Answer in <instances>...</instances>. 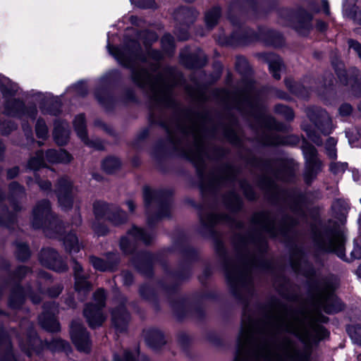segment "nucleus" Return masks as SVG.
I'll use <instances>...</instances> for the list:
<instances>
[{"label":"nucleus","instance_id":"obj_1","mask_svg":"<svg viewBox=\"0 0 361 361\" xmlns=\"http://www.w3.org/2000/svg\"><path fill=\"white\" fill-rule=\"evenodd\" d=\"M326 317L317 312L312 316L286 314L274 318L259 330L252 324L243 328L238 339L235 361H308V350L300 351L290 339L272 340L281 331L298 337L305 344L324 338L326 331L318 322Z\"/></svg>","mask_w":361,"mask_h":361},{"label":"nucleus","instance_id":"obj_2","mask_svg":"<svg viewBox=\"0 0 361 361\" xmlns=\"http://www.w3.org/2000/svg\"><path fill=\"white\" fill-rule=\"evenodd\" d=\"M157 39V37L154 32H145L139 34L136 41L126 40L121 48L112 47L109 42L107 48L109 53L119 63L133 68L132 77L136 84L142 87H148L154 99L161 101L169 97V90L165 82L161 79L152 80L150 74L145 70L135 69V66L140 62L147 61V56L142 53L141 42L144 45L148 57L155 61L161 59V54L159 51L150 50L149 48V43L156 41Z\"/></svg>","mask_w":361,"mask_h":361},{"label":"nucleus","instance_id":"obj_3","mask_svg":"<svg viewBox=\"0 0 361 361\" xmlns=\"http://www.w3.org/2000/svg\"><path fill=\"white\" fill-rule=\"evenodd\" d=\"M94 300L95 305H88L84 310V316L91 328L101 326L106 319L102 310L105 305V293L102 289L94 293Z\"/></svg>","mask_w":361,"mask_h":361},{"label":"nucleus","instance_id":"obj_4","mask_svg":"<svg viewBox=\"0 0 361 361\" xmlns=\"http://www.w3.org/2000/svg\"><path fill=\"white\" fill-rule=\"evenodd\" d=\"M314 306L317 312L324 311L331 314L339 312L343 308L341 302L333 294V288L326 285L317 295L314 300Z\"/></svg>","mask_w":361,"mask_h":361},{"label":"nucleus","instance_id":"obj_5","mask_svg":"<svg viewBox=\"0 0 361 361\" xmlns=\"http://www.w3.org/2000/svg\"><path fill=\"white\" fill-rule=\"evenodd\" d=\"M317 243L322 250L334 252L341 259L344 257V237L341 233L326 232L318 237Z\"/></svg>","mask_w":361,"mask_h":361},{"label":"nucleus","instance_id":"obj_6","mask_svg":"<svg viewBox=\"0 0 361 361\" xmlns=\"http://www.w3.org/2000/svg\"><path fill=\"white\" fill-rule=\"evenodd\" d=\"M49 162L51 163H68L71 161L72 157L67 152L64 150H48L45 154L42 152H37L35 157L30 159L28 165L31 169L37 170L45 166V159Z\"/></svg>","mask_w":361,"mask_h":361},{"label":"nucleus","instance_id":"obj_7","mask_svg":"<svg viewBox=\"0 0 361 361\" xmlns=\"http://www.w3.org/2000/svg\"><path fill=\"white\" fill-rule=\"evenodd\" d=\"M53 219L51 213L50 204L47 200H43L37 203L32 212V225L35 228L44 227L45 234L50 237H54L49 231L47 225H52L51 219Z\"/></svg>","mask_w":361,"mask_h":361},{"label":"nucleus","instance_id":"obj_8","mask_svg":"<svg viewBox=\"0 0 361 361\" xmlns=\"http://www.w3.org/2000/svg\"><path fill=\"white\" fill-rule=\"evenodd\" d=\"M56 192L60 207L65 210L70 209L73 205L75 195V189L71 180L68 178H61L58 182Z\"/></svg>","mask_w":361,"mask_h":361},{"label":"nucleus","instance_id":"obj_9","mask_svg":"<svg viewBox=\"0 0 361 361\" xmlns=\"http://www.w3.org/2000/svg\"><path fill=\"white\" fill-rule=\"evenodd\" d=\"M71 337L73 343L80 352L88 353L90 350L89 335L79 321H73L71 325Z\"/></svg>","mask_w":361,"mask_h":361},{"label":"nucleus","instance_id":"obj_10","mask_svg":"<svg viewBox=\"0 0 361 361\" xmlns=\"http://www.w3.org/2000/svg\"><path fill=\"white\" fill-rule=\"evenodd\" d=\"M302 152L307 167L305 178V181L309 183L320 169L321 163L317 157V151L313 146L307 143L305 144L302 146Z\"/></svg>","mask_w":361,"mask_h":361},{"label":"nucleus","instance_id":"obj_11","mask_svg":"<svg viewBox=\"0 0 361 361\" xmlns=\"http://www.w3.org/2000/svg\"><path fill=\"white\" fill-rule=\"evenodd\" d=\"M113 210L109 206L103 202H96L94 204V212L97 217H106L115 224H119L126 221L127 216L124 212L116 209Z\"/></svg>","mask_w":361,"mask_h":361},{"label":"nucleus","instance_id":"obj_12","mask_svg":"<svg viewBox=\"0 0 361 361\" xmlns=\"http://www.w3.org/2000/svg\"><path fill=\"white\" fill-rule=\"evenodd\" d=\"M307 116L323 133L329 134L332 131L331 120L326 111L312 108L308 110Z\"/></svg>","mask_w":361,"mask_h":361},{"label":"nucleus","instance_id":"obj_13","mask_svg":"<svg viewBox=\"0 0 361 361\" xmlns=\"http://www.w3.org/2000/svg\"><path fill=\"white\" fill-rule=\"evenodd\" d=\"M4 113L11 116L22 117L27 116L34 119L37 114V109L33 107L29 109H25L23 103L20 100L10 99L6 103Z\"/></svg>","mask_w":361,"mask_h":361},{"label":"nucleus","instance_id":"obj_14","mask_svg":"<svg viewBox=\"0 0 361 361\" xmlns=\"http://www.w3.org/2000/svg\"><path fill=\"white\" fill-rule=\"evenodd\" d=\"M56 312L57 307L54 304L44 306V312L39 317V322L42 328L49 331L59 330V324L54 318Z\"/></svg>","mask_w":361,"mask_h":361},{"label":"nucleus","instance_id":"obj_15","mask_svg":"<svg viewBox=\"0 0 361 361\" xmlns=\"http://www.w3.org/2000/svg\"><path fill=\"white\" fill-rule=\"evenodd\" d=\"M153 236L152 234L147 233L145 231L137 228L133 227L128 233L126 237H123L121 238L120 242V246L121 250L124 252H128L129 249L128 247L130 245V240H140L145 243H149L150 240L152 239Z\"/></svg>","mask_w":361,"mask_h":361},{"label":"nucleus","instance_id":"obj_16","mask_svg":"<svg viewBox=\"0 0 361 361\" xmlns=\"http://www.w3.org/2000/svg\"><path fill=\"white\" fill-rule=\"evenodd\" d=\"M128 321L129 314L123 305L113 310L112 322L117 331H124L126 329Z\"/></svg>","mask_w":361,"mask_h":361},{"label":"nucleus","instance_id":"obj_17","mask_svg":"<svg viewBox=\"0 0 361 361\" xmlns=\"http://www.w3.org/2000/svg\"><path fill=\"white\" fill-rule=\"evenodd\" d=\"M69 137L68 125L66 122H57L55 123L54 130V138L55 142L59 145H65Z\"/></svg>","mask_w":361,"mask_h":361},{"label":"nucleus","instance_id":"obj_18","mask_svg":"<svg viewBox=\"0 0 361 361\" xmlns=\"http://www.w3.org/2000/svg\"><path fill=\"white\" fill-rule=\"evenodd\" d=\"M145 341L150 347L158 348L165 343L164 335L157 329H150L145 333Z\"/></svg>","mask_w":361,"mask_h":361},{"label":"nucleus","instance_id":"obj_19","mask_svg":"<svg viewBox=\"0 0 361 361\" xmlns=\"http://www.w3.org/2000/svg\"><path fill=\"white\" fill-rule=\"evenodd\" d=\"M73 269L75 276V290L78 292L89 290L90 289V284L80 275L82 267L75 262Z\"/></svg>","mask_w":361,"mask_h":361},{"label":"nucleus","instance_id":"obj_20","mask_svg":"<svg viewBox=\"0 0 361 361\" xmlns=\"http://www.w3.org/2000/svg\"><path fill=\"white\" fill-rule=\"evenodd\" d=\"M268 60L269 71L271 73L273 77L276 80L280 79V72L283 68L281 58L273 54H269Z\"/></svg>","mask_w":361,"mask_h":361},{"label":"nucleus","instance_id":"obj_21","mask_svg":"<svg viewBox=\"0 0 361 361\" xmlns=\"http://www.w3.org/2000/svg\"><path fill=\"white\" fill-rule=\"evenodd\" d=\"M73 126L78 137L84 142L87 143L85 117L82 114H80L75 118Z\"/></svg>","mask_w":361,"mask_h":361},{"label":"nucleus","instance_id":"obj_22","mask_svg":"<svg viewBox=\"0 0 361 361\" xmlns=\"http://www.w3.org/2000/svg\"><path fill=\"white\" fill-rule=\"evenodd\" d=\"M66 249L69 252H78L80 250V245L78 238L74 233H69L63 240Z\"/></svg>","mask_w":361,"mask_h":361},{"label":"nucleus","instance_id":"obj_23","mask_svg":"<svg viewBox=\"0 0 361 361\" xmlns=\"http://www.w3.org/2000/svg\"><path fill=\"white\" fill-rule=\"evenodd\" d=\"M182 16L185 23H189L197 16V13L194 10L181 8L176 12V18L178 20H182Z\"/></svg>","mask_w":361,"mask_h":361},{"label":"nucleus","instance_id":"obj_24","mask_svg":"<svg viewBox=\"0 0 361 361\" xmlns=\"http://www.w3.org/2000/svg\"><path fill=\"white\" fill-rule=\"evenodd\" d=\"M47 255H51V257L54 259H55L56 256H57V253L54 250H43L42 254H41V260H42V263L44 266H47V267H48L49 268H51L53 269H56L58 271H62L63 269H66V267L65 266H63L62 269H56V267H55V264L56 263V262H50V261L46 260L44 259V257Z\"/></svg>","mask_w":361,"mask_h":361},{"label":"nucleus","instance_id":"obj_25","mask_svg":"<svg viewBox=\"0 0 361 361\" xmlns=\"http://www.w3.org/2000/svg\"><path fill=\"white\" fill-rule=\"evenodd\" d=\"M221 13L219 8H214L205 14V22L209 27H214L218 22Z\"/></svg>","mask_w":361,"mask_h":361},{"label":"nucleus","instance_id":"obj_26","mask_svg":"<svg viewBox=\"0 0 361 361\" xmlns=\"http://www.w3.org/2000/svg\"><path fill=\"white\" fill-rule=\"evenodd\" d=\"M90 262L92 266L97 270L99 271H108L111 270L114 266V263L107 262L102 259L92 257L90 258Z\"/></svg>","mask_w":361,"mask_h":361},{"label":"nucleus","instance_id":"obj_27","mask_svg":"<svg viewBox=\"0 0 361 361\" xmlns=\"http://www.w3.org/2000/svg\"><path fill=\"white\" fill-rule=\"evenodd\" d=\"M226 277L231 283L238 284L241 281L243 275L238 267L227 268Z\"/></svg>","mask_w":361,"mask_h":361},{"label":"nucleus","instance_id":"obj_28","mask_svg":"<svg viewBox=\"0 0 361 361\" xmlns=\"http://www.w3.org/2000/svg\"><path fill=\"white\" fill-rule=\"evenodd\" d=\"M102 166L107 173H112L119 168L120 161L117 158L109 157L103 161Z\"/></svg>","mask_w":361,"mask_h":361},{"label":"nucleus","instance_id":"obj_29","mask_svg":"<svg viewBox=\"0 0 361 361\" xmlns=\"http://www.w3.org/2000/svg\"><path fill=\"white\" fill-rule=\"evenodd\" d=\"M35 131L39 138L44 139L47 137L48 129L43 120L39 119L36 123Z\"/></svg>","mask_w":361,"mask_h":361},{"label":"nucleus","instance_id":"obj_30","mask_svg":"<svg viewBox=\"0 0 361 361\" xmlns=\"http://www.w3.org/2000/svg\"><path fill=\"white\" fill-rule=\"evenodd\" d=\"M159 196V192L145 188L143 192L144 201L146 205H149Z\"/></svg>","mask_w":361,"mask_h":361},{"label":"nucleus","instance_id":"obj_31","mask_svg":"<svg viewBox=\"0 0 361 361\" xmlns=\"http://www.w3.org/2000/svg\"><path fill=\"white\" fill-rule=\"evenodd\" d=\"M336 140L334 137H329L326 143V150L328 156L334 159L336 158Z\"/></svg>","mask_w":361,"mask_h":361},{"label":"nucleus","instance_id":"obj_32","mask_svg":"<svg viewBox=\"0 0 361 361\" xmlns=\"http://www.w3.org/2000/svg\"><path fill=\"white\" fill-rule=\"evenodd\" d=\"M10 81L6 78H0V88H1L4 95L6 97L8 94H13L17 92V86L11 85V88L6 87V85H9Z\"/></svg>","mask_w":361,"mask_h":361},{"label":"nucleus","instance_id":"obj_33","mask_svg":"<svg viewBox=\"0 0 361 361\" xmlns=\"http://www.w3.org/2000/svg\"><path fill=\"white\" fill-rule=\"evenodd\" d=\"M204 147L202 143H197L195 152L188 154V157L193 161H201L203 159Z\"/></svg>","mask_w":361,"mask_h":361},{"label":"nucleus","instance_id":"obj_34","mask_svg":"<svg viewBox=\"0 0 361 361\" xmlns=\"http://www.w3.org/2000/svg\"><path fill=\"white\" fill-rule=\"evenodd\" d=\"M68 91H72L79 96H84L87 94V89L84 82H80L71 87Z\"/></svg>","mask_w":361,"mask_h":361},{"label":"nucleus","instance_id":"obj_35","mask_svg":"<svg viewBox=\"0 0 361 361\" xmlns=\"http://www.w3.org/2000/svg\"><path fill=\"white\" fill-rule=\"evenodd\" d=\"M286 87L294 94L301 95L302 94V86L295 82L291 79H286L285 80Z\"/></svg>","mask_w":361,"mask_h":361},{"label":"nucleus","instance_id":"obj_36","mask_svg":"<svg viewBox=\"0 0 361 361\" xmlns=\"http://www.w3.org/2000/svg\"><path fill=\"white\" fill-rule=\"evenodd\" d=\"M276 111L278 113L283 114L284 116V117L288 120H290V119L293 118V117H294L293 110L286 106L277 105L276 106Z\"/></svg>","mask_w":361,"mask_h":361},{"label":"nucleus","instance_id":"obj_37","mask_svg":"<svg viewBox=\"0 0 361 361\" xmlns=\"http://www.w3.org/2000/svg\"><path fill=\"white\" fill-rule=\"evenodd\" d=\"M161 45L163 48L169 51L173 48V38L171 35H165L161 39Z\"/></svg>","mask_w":361,"mask_h":361},{"label":"nucleus","instance_id":"obj_38","mask_svg":"<svg viewBox=\"0 0 361 361\" xmlns=\"http://www.w3.org/2000/svg\"><path fill=\"white\" fill-rule=\"evenodd\" d=\"M30 255L29 249L27 245L21 244L18 247V257L22 260L26 259Z\"/></svg>","mask_w":361,"mask_h":361},{"label":"nucleus","instance_id":"obj_39","mask_svg":"<svg viewBox=\"0 0 361 361\" xmlns=\"http://www.w3.org/2000/svg\"><path fill=\"white\" fill-rule=\"evenodd\" d=\"M349 334L354 342L361 345V326H356L350 330Z\"/></svg>","mask_w":361,"mask_h":361},{"label":"nucleus","instance_id":"obj_40","mask_svg":"<svg viewBox=\"0 0 361 361\" xmlns=\"http://www.w3.org/2000/svg\"><path fill=\"white\" fill-rule=\"evenodd\" d=\"M133 4L142 8H152L154 6V0H130Z\"/></svg>","mask_w":361,"mask_h":361},{"label":"nucleus","instance_id":"obj_41","mask_svg":"<svg viewBox=\"0 0 361 361\" xmlns=\"http://www.w3.org/2000/svg\"><path fill=\"white\" fill-rule=\"evenodd\" d=\"M137 354V352L135 351L133 353L126 350L123 353V359L124 360H121L118 357L116 356L114 357V361H135V356Z\"/></svg>","mask_w":361,"mask_h":361},{"label":"nucleus","instance_id":"obj_42","mask_svg":"<svg viewBox=\"0 0 361 361\" xmlns=\"http://www.w3.org/2000/svg\"><path fill=\"white\" fill-rule=\"evenodd\" d=\"M348 45L350 49H353L361 59V44L356 41L350 39L348 41Z\"/></svg>","mask_w":361,"mask_h":361},{"label":"nucleus","instance_id":"obj_43","mask_svg":"<svg viewBox=\"0 0 361 361\" xmlns=\"http://www.w3.org/2000/svg\"><path fill=\"white\" fill-rule=\"evenodd\" d=\"M352 111V107L350 105L348 104H344L341 106L339 109V113L341 116H348L349 115Z\"/></svg>","mask_w":361,"mask_h":361},{"label":"nucleus","instance_id":"obj_44","mask_svg":"<svg viewBox=\"0 0 361 361\" xmlns=\"http://www.w3.org/2000/svg\"><path fill=\"white\" fill-rule=\"evenodd\" d=\"M336 73L338 75V77L339 78L340 80L343 83H347V73L345 70H343L341 68H336Z\"/></svg>","mask_w":361,"mask_h":361},{"label":"nucleus","instance_id":"obj_45","mask_svg":"<svg viewBox=\"0 0 361 361\" xmlns=\"http://www.w3.org/2000/svg\"><path fill=\"white\" fill-rule=\"evenodd\" d=\"M322 4V8L317 9L315 8V11H323L326 15H329L330 13L329 8V3L326 0H322L321 1Z\"/></svg>","mask_w":361,"mask_h":361},{"label":"nucleus","instance_id":"obj_46","mask_svg":"<svg viewBox=\"0 0 361 361\" xmlns=\"http://www.w3.org/2000/svg\"><path fill=\"white\" fill-rule=\"evenodd\" d=\"M266 215L264 214H258L255 216V221L262 225V227L267 228V225L264 222L266 220Z\"/></svg>","mask_w":361,"mask_h":361},{"label":"nucleus","instance_id":"obj_47","mask_svg":"<svg viewBox=\"0 0 361 361\" xmlns=\"http://www.w3.org/2000/svg\"><path fill=\"white\" fill-rule=\"evenodd\" d=\"M40 343V341L38 339V338L37 337H35L33 338H30V341H29V346L27 347V348H23L25 350H27L29 353H30V351L31 350H34V347L33 345L35 344H37Z\"/></svg>","mask_w":361,"mask_h":361},{"label":"nucleus","instance_id":"obj_48","mask_svg":"<svg viewBox=\"0 0 361 361\" xmlns=\"http://www.w3.org/2000/svg\"><path fill=\"white\" fill-rule=\"evenodd\" d=\"M307 136L316 145H320L322 144L321 140L314 133L307 131Z\"/></svg>","mask_w":361,"mask_h":361},{"label":"nucleus","instance_id":"obj_49","mask_svg":"<svg viewBox=\"0 0 361 361\" xmlns=\"http://www.w3.org/2000/svg\"><path fill=\"white\" fill-rule=\"evenodd\" d=\"M351 255L354 258L360 259L361 258V247H356L354 248V250L352 251Z\"/></svg>","mask_w":361,"mask_h":361},{"label":"nucleus","instance_id":"obj_50","mask_svg":"<svg viewBox=\"0 0 361 361\" xmlns=\"http://www.w3.org/2000/svg\"><path fill=\"white\" fill-rule=\"evenodd\" d=\"M39 185L42 190H48L51 187V183L47 180L40 181Z\"/></svg>","mask_w":361,"mask_h":361},{"label":"nucleus","instance_id":"obj_51","mask_svg":"<svg viewBox=\"0 0 361 361\" xmlns=\"http://www.w3.org/2000/svg\"><path fill=\"white\" fill-rule=\"evenodd\" d=\"M8 130L6 128H2L4 134H8L12 130L16 128V126L13 123H9L8 124Z\"/></svg>","mask_w":361,"mask_h":361},{"label":"nucleus","instance_id":"obj_52","mask_svg":"<svg viewBox=\"0 0 361 361\" xmlns=\"http://www.w3.org/2000/svg\"><path fill=\"white\" fill-rule=\"evenodd\" d=\"M18 169L17 168H14L8 171V176L9 178H13L18 174Z\"/></svg>","mask_w":361,"mask_h":361},{"label":"nucleus","instance_id":"obj_53","mask_svg":"<svg viewBox=\"0 0 361 361\" xmlns=\"http://www.w3.org/2000/svg\"><path fill=\"white\" fill-rule=\"evenodd\" d=\"M54 342L56 343V345L60 348H65L66 343L61 339L55 340Z\"/></svg>","mask_w":361,"mask_h":361},{"label":"nucleus","instance_id":"obj_54","mask_svg":"<svg viewBox=\"0 0 361 361\" xmlns=\"http://www.w3.org/2000/svg\"><path fill=\"white\" fill-rule=\"evenodd\" d=\"M317 28L321 30V31H323L326 29V24L324 23V22H322V21H319L317 23Z\"/></svg>","mask_w":361,"mask_h":361},{"label":"nucleus","instance_id":"obj_55","mask_svg":"<svg viewBox=\"0 0 361 361\" xmlns=\"http://www.w3.org/2000/svg\"><path fill=\"white\" fill-rule=\"evenodd\" d=\"M126 204H127V205H128V207L129 210H130V212H133V211H134V209H135V204H134L133 201H132V200H129V201H128V202H127V203H126Z\"/></svg>","mask_w":361,"mask_h":361},{"label":"nucleus","instance_id":"obj_56","mask_svg":"<svg viewBox=\"0 0 361 361\" xmlns=\"http://www.w3.org/2000/svg\"><path fill=\"white\" fill-rule=\"evenodd\" d=\"M239 64H242V65H245V66L247 65L246 59L243 57L238 58L237 66H239Z\"/></svg>","mask_w":361,"mask_h":361},{"label":"nucleus","instance_id":"obj_57","mask_svg":"<svg viewBox=\"0 0 361 361\" xmlns=\"http://www.w3.org/2000/svg\"><path fill=\"white\" fill-rule=\"evenodd\" d=\"M178 37L180 40H185L188 37V34L187 32H184L183 35H178Z\"/></svg>","mask_w":361,"mask_h":361},{"label":"nucleus","instance_id":"obj_58","mask_svg":"<svg viewBox=\"0 0 361 361\" xmlns=\"http://www.w3.org/2000/svg\"><path fill=\"white\" fill-rule=\"evenodd\" d=\"M61 289L59 287H58V288H56V290L54 293H50L49 294H50V295H51V297H56V296H57V295H59V293H61Z\"/></svg>","mask_w":361,"mask_h":361},{"label":"nucleus","instance_id":"obj_59","mask_svg":"<svg viewBox=\"0 0 361 361\" xmlns=\"http://www.w3.org/2000/svg\"><path fill=\"white\" fill-rule=\"evenodd\" d=\"M346 135H347V137H348V140H349V143H350V145H352V146H353V142H354V141L350 138V133H348H348H346Z\"/></svg>","mask_w":361,"mask_h":361},{"label":"nucleus","instance_id":"obj_60","mask_svg":"<svg viewBox=\"0 0 361 361\" xmlns=\"http://www.w3.org/2000/svg\"><path fill=\"white\" fill-rule=\"evenodd\" d=\"M32 302H33L34 303H37V302H39L40 299H39V298H37H37H35L32 297Z\"/></svg>","mask_w":361,"mask_h":361},{"label":"nucleus","instance_id":"obj_61","mask_svg":"<svg viewBox=\"0 0 361 361\" xmlns=\"http://www.w3.org/2000/svg\"><path fill=\"white\" fill-rule=\"evenodd\" d=\"M80 222H81L80 217V216H78V217L76 219V220H75V224L76 225H78V224H80Z\"/></svg>","mask_w":361,"mask_h":361},{"label":"nucleus","instance_id":"obj_62","mask_svg":"<svg viewBox=\"0 0 361 361\" xmlns=\"http://www.w3.org/2000/svg\"><path fill=\"white\" fill-rule=\"evenodd\" d=\"M357 274L361 276V265L359 266V267L357 268Z\"/></svg>","mask_w":361,"mask_h":361},{"label":"nucleus","instance_id":"obj_63","mask_svg":"<svg viewBox=\"0 0 361 361\" xmlns=\"http://www.w3.org/2000/svg\"><path fill=\"white\" fill-rule=\"evenodd\" d=\"M135 19H136V17H134V16H132V17L130 18V20H131L132 23H134V20H135Z\"/></svg>","mask_w":361,"mask_h":361},{"label":"nucleus","instance_id":"obj_64","mask_svg":"<svg viewBox=\"0 0 361 361\" xmlns=\"http://www.w3.org/2000/svg\"><path fill=\"white\" fill-rule=\"evenodd\" d=\"M331 170H332L334 173H336V172H337V171L333 168V166H332V165L331 166Z\"/></svg>","mask_w":361,"mask_h":361}]
</instances>
